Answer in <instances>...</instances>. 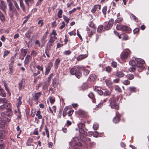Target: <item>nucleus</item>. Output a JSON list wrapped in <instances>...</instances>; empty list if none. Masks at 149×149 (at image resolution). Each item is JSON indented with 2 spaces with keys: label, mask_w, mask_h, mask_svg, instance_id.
<instances>
[{
  "label": "nucleus",
  "mask_w": 149,
  "mask_h": 149,
  "mask_svg": "<svg viewBox=\"0 0 149 149\" xmlns=\"http://www.w3.org/2000/svg\"><path fill=\"white\" fill-rule=\"evenodd\" d=\"M145 62L142 59L139 58H135L129 62V64L131 66L130 70L131 72H133L137 69L139 68L141 70L144 68L143 66Z\"/></svg>",
  "instance_id": "1"
},
{
  "label": "nucleus",
  "mask_w": 149,
  "mask_h": 149,
  "mask_svg": "<svg viewBox=\"0 0 149 149\" xmlns=\"http://www.w3.org/2000/svg\"><path fill=\"white\" fill-rule=\"evenodd\" d=\"M83 69V67L80 66L72 68L70 70V73L72 75H75L77 77L79 78L82 75V73L80 72L81 69Z\"/></svg>",
  "instance_id": "2"
},
{
  "label": "nucleus",
  "mask_w": 149,
  "mask_h": 149,
  "mask_svg": "<svg viewBox=\"0 0 149 149\" xmlns=\"http://www.w3.org/2000/svg\"><path fill=\"white\" fill-rule=\"evenodd\" d=\"M85 125L84 123H80L78 125L79 132L81 135H82L83 137H84L87 134L86 132L84 129H85Z\"/></svg>",
  "instance_id": "3"
},
{
  "label": "nucleus",
  "mask_w": 149,
  "mask_h": 149,
  "mask_svg": "<svg viewBox=\"0 0 149 149\" xmlns=\"http://www.w3.org/2000/svg\"><path fill=\"white\" fill-rule=\"evenodd\" d=\"M130 51L129 49H125L121 54V57L123 60L127 58L130 55Z\"/></svg>",
  "instance_id": "4"
},
{
  "label": "nucleus",
  "mask_w": 149,
  "mask_h": 149,
  "mask_svg": "<svg viewBox=\"0 0 149 149\" xmlns=\"http://www.w3.org/2000/svg\"><path fill=\"white\" fill-rule=\"evenodd\" d=\"M109 102L110 103L109 105L111 108L116 110L118 109L119 107L116 103L115 100H114L110 99Z\"/></svg>",
  "instance_id": "5"
},
{
  "label": "nucleus",
  "mask_w": 149,
  "mask_h": 149,
  "mask_svg": "<svg viewBox=\"0 0 149 149\" xmlns=\"http://www.w3.org/2000/svg\"><path fill=\"white\" fill-rule=\"evenodd\" d=\"M84 51L85 52L84 54H81L77 58V59L78 61L81 60L86 58L88 56V54L87 51L85 49L84 50Z\"/></svg>",
  "instance_id": "6"
},
{
  "label": "nucleus",
  "mask_w": 149,
  "mask_h": 149,
  "mask_svg": "<svg viewBox=\"0 0 149 149\" xmlns=\"http://www.w3.org/2000/svg\"><path fill=\"white\" fill-rule=\"evenodd\" d=\"M41 94L42 93L41 92H39L35 93L34 95H33V100L36 102L37 104H38V98L40 97Z\"/></svg>",
  "instance_id": "7"
},
{
  "label": "nucleus",
  "mask_w": 149,
  "mask_h": 149,
  "mask_svg": "<svg viewBox=\"0 0 149 149\" xmlns=\"http://www.w3.org/2000/svg\"><path fill=\"white\" fill-rule=\"evenodd\" d=\"M53 64L52 63L50 62L46 68V70L45 72V75H47L50 71L51 68Z\"/></svg>",
  "instance_id": "8"
},
{
  "label": "nucleus",
  "mask_w": 149,
  "mask_h": 149,
  "mask_svg": "<svg viewBox=\"0 0 149 149\" xmlns=\"http://www.w3.org/2000/svg\"><path fill=\"white\" fill-rule=\"evenodd\" d=\"M114 20L113 19H111L109 21L107 25L106 26H105L104 28L106 30H109L112 26L113 23V22Z\"/></svg>",
  "instance_id": "9"
},
{
  "label": "nucleus",
  "mask_w": 149,
  "mask_h": 149,
  "mask_svg": "<svg viewBox=\"0 0 149 149\" xmlns=\"http://www.w3.org/2000/svg\"><path fill=\"white\" fill-rule=\"evenodd\" d=\"M77 113L82 117H85L86 116V113L81 110H79L76 111Z\"/></svg>",
  "instance_id": "10"
},
{
  "label": "nucleus",
  "mask_w": 149,
  "mask_h": 149,
  "mask_svg": "<svg viewBox=\"0 0 149 149\" xmlns=\"http://www.w3.org/2000/svg\"><path fill=\"white\" fill-rule=\"evenodd\" d=\"M116 116L113 119V122L115 123H118L119 122L120 118V115L118 114L117 113H116Z\"/></svg>",
  "instance_id": "11"
},
{
  "label": "nucleus",
  "mask_w": 149,
  "mask_h": 149,
  "mask_svg": "<svg viewBox=\"0 0 149 149\" xmlns=\"http://www.w3.org/2000/svg\"><path fill=\"white\" fill-rule=\"evenodd\" d=\"M96 76L94 74L91 75L89 77L88 80L91 82H93L96 79Z\"/></svg>",
  "instance_id": "12"
},
{
  "label": "nucleus",
  "mask_w": 149,
  "mask_h": 149,
  "mask_svg": "<svg viewBox=\"0 0 149 149\" xmlns=\"http://www.w3.org/2000/svg\"><path fill=\"white\" fill-rule=\"evenodd\" d=\"M121 31H125L127 32H129L131 31V29L129 27L126 26H123L122 28Z\"/></svg>",
  "instance_id": "13"
},
{
  "label": "nucleus",
  "mask_w": 149,
  "mask_h": 149,
  "mask_svg": "<svg viewBox=\"0 0 149 149\" xmlns=\"http://www.w3.org/2000/svg\"><path fill=\"white\" fill-rule=\"evenodd\" d=\"M95 91L97 92V93L100 95H102L103 94V92L101 90L100 88L98 87H95L94 89Z\"/></svg>",
  "instance_id": "14"
},
{
  "label": "nucleus",
  "mask_w": 149,
  "mask_h": 149,
  "mask_svg": "<svg viewBox=\"0 0 149 149\" xmlns=\"http://www.w3.org/2000/svg\"><path fill=\"white\" fill-rule=\"evenodd\" d=\"M116 75L118 78H120L123 77L125 74L122 72L120 71L116 73Z\"/></svg>",
  "instance_id": "15"
},
{
  "label": "nucleus",
  "mask_w": 149,
  "mask_h": 149,
  "mask_svg": "<svg viewBox=\"0 0 149 149\" xmlns=\"http://www.w3.org/2000/svg\"><path fill=\"white\" fill-rule=\"evenodd\" d=\"M53 86L54 88L56 87L59 84L57 79L56 78H54L52 82Z\"/></svg>",
  "instance_id": "16"
},
{
  "label": "nucleus",
  "mask_w": 149,
  "mask_h": 149,
  "mask_svg": "<svg viewBox=\"0 0 149 149\" xmlns=\"http://www.w3.org/2000/svg\"><path fill=\"white\" fill-rule=\"evenodd\" d=\"M60 60L59 58H58L56 59L54 63V67L56 69L58 68V65L60 64Z\"/></svg>",
  "instance_id": "17"
},
{
  "label": "nucleus",
  "mask_w": 149,
  "mask_h": 149,
  "mask_svg": "<svg viewBox=\"0 0 149 149\" xmlns=\"http://www.w3.org/2000/svg\"><path fill=\"white\" fill-rule=\"evenodd\" d=\"M22 99V97L19 96V98L17 99V107H19L20 105L22 103V102L21 100Z\"/></svg>",
  "instance_id": "18"
},
{
  "label": "nucleus",
  "mask_w": 149,
  "mask_h": 149,
  "mask_svg": "<svg viewBox=\"0 0 149 149\" xmlns=\"http://www.w3.org/2000/svg\"><path fill=\"white\" fill-rule=\"evenodd\" d=\"M106 77H104L103 78V80H105V81L106 82V85L109 86H111L112 84L111 81L109 79H107L105 80V78Z\"/></svg>",
  "instance_id": "19"
},
{
  "label": "nucleus",
  "mask_w": 149,
  "mask_h": 149,
  "mask_svg": "<svg viewBox=\"0 0 149 149\" xmlns=\"http://www.w3.org/2000/svg\"><path fill=\"white\" fill-rule=\"evenodd\" d=\"M47 35L46 34H44L42 38L41 39V41L43 44H44L45 42V39L47 38Z\"/></svg>",
  "instance_id": "20"
},
{
  "label": "nucleus",
  "mask_w": 149,
  "mask_h": 149,
  "mask_svg": "<svg viewBox=\"0 0 149 149\" xmlns=\"http://www.w3.org/2000/svg\"><path fill=\"white\" fill-rule=\"evenodd\" d=\"M120 14L118 13L117 15L118 17L115 20V22L118 23H119L123 20V19L122 17H120Z\"/></svg>",
  "instance_id": "21"
},
{
  "label": "nucleus",
  "mask_w": 149,
  "mask_h": 149,
  "mask_svg": "<svg viewBox=\"0 0 149 149\" xmlns=\"http://www.w3.org/2000/svg\"><path fill=\"white\" fill-rule=\"evenodd\" d=\"M91 136L92 134H93V137L97 138L98 136L99 133L97 131H95L93 133V132H89Z\"/></svg>",
  "instance_id": "22"
},
{
  "label": "nucleus",
  "mask_w": 149,
  "mask_h": 149,
  "mask_svg": "<svg viewBox=\"0 0 149 149\" xmlns=\"http://www.w3.org/2000/svg\"><path fill=\"white\" fill-rule=\"evenodd\" d=\"M9 70L10 71L9 73V74L10 75H11L12 74L13 72V65L10 64L9 65Z\"/></svg>",
  "instance_id": "23"
},
{
  "label": "nucleus",
  "mask_w": 149,
  "mask_h": 149,
  "mask_svg": "<svg viewBox=\"0 0 149 149\" xmlns=\"http://www.w3.org/2000/svg\"><path fill=\"white\" fill-rule=\"evenodd\" d=\"M107 98L104 99V100H101V102L100 104H98L97 106V107L98 108H99L101 106H102L103 103L107 101Z\"/></svg>",
  "instance_id": "24"
},
{
  "label": "nucleus",
  "mask_w": 149,
  "mask_h": 149,
  "mask_svg": "<svg viewBox=\"0 0 149 149\" xmlns=\"http://www.w3.org/2000/svg\"><path fill=\"white\" fill-rule=\"evenodd\" d=\"M31 56L29 55H27L26 57H25L24 60V64H27L29 63V60Z\"/></svg>",
  "instance_id": "25"
},
{
  "label": "nucleus",
  "mask_w": 149,
  "mask_h": 149,
  "mask_svg": "<svg viewBox=\"0 0 149 149\" xmlns=\"http://www.w3.org/2000/svg\"><path fill=\"white\" fill-rule=\"evenodd\" d=\"M7 111L6 112V115L8 116H11L12 114L11 110L10 108H8L7 109Z\"/></svg>",
  "instance_id": "26"
},
{
  "label": "nucleus",
  "mask_w": 149,
  "mask_h": 149,
  "mask_svg": "<svg viewBox=\"0 0 149 149\" xmlns=\"http://www.w3.org/2000/svg\"><path fill=\"white\" fill-rule=\"evenodd\" d=\"M107 6H104L102 9V11L103 14L105 17V15L107 14Z\"/></svg>",
  "instance_id": "27"
},
{
  "label": "nucleus",
  "mask_w": 149,
  "mask_h": 149,
  "mask_svg": "<svg viewBox=\"0 0 149 149\" xmlns=\"http://www.w3.org/2000/svg\"><path fill=\"white\" fill-rule=\"evenodd\" d=\"M1 5L0 6V8L2 10H4L6 7V4L3 2H1Z\"/></svg>",
  "instance_id": "28"
},
{
  "label": "nucleus",
  "mask_w": 149,
  "mask_h": 149,
  "mask_svg": "<svg viewBox=\"0 0 149 149\" xmlns=\"http://www.w3.org/2000/svg\"><path fill=\"white\" fill-rule=\"evenodd\" d=\"M84 68V69H81V71L82 70H83V74L85 76H86L88 75L89 72V71L88 70L85 69L84 67H83Z\"/></svg>",
  "instance_id": "29"
},
{
  "label": "nucleus",
  "mask_w": 149,
  "mask_h": 149,
  "mask_svg": "<svg viewBox=\"0 0 149 149\" xmlns=\"http://www.w3.org/2000/svg\"><path fill=\"white\" fill-rule=\"evenodd\" d=\"M50 38L49 40V41L51 42L54 43L56 40L57 39V38L55 36H49Z\"/></svg>",
  "instance_id": "30"
},
{
  "label": "nucleus",
  "mask_w": 149,
  "mask_h": 149,
  "mask_svg": "<svg viewBox=\"0 0 149 149\" xmlns=\"http://www.w3.org/2000/svg\"><path fill=\"white\" fill-rule=\"evenodd\" d=\"M111 93V91L107 90L104 92L103 95L104 96H109L110 95Z\"/></svg>",
  "instance_id": "31"
},
{
  "label": "nucleus",
  "mask_w": 149,
  "mask_h": 149,
  "mask_svg": "<svg viewBox=\"0 0 149 149\" xmlns=\"http://www.w3.org/2000/svg\"><path fill=\"white\" fill-rule=\"evenodd\" d=\"M125 77L130 80H132L134 78V76L133 74H130L127 75Z\"/></svg>",
  "instance_id": "32"
},
{
  "label": "nucleus",
  "mask_w": 149,
  "mask_h": 149,
  "mask_svg": "<svg viewBox=\"0 0 149 149\" xmlns=\"http://www.w3.org/2000/svg\"><path fill=\"white\" fill-rule=\"evenodd\" d=\"M7 2L8 3V5L9 7V9L10 11H11L12 10V4L11 1L10 0H7Z\"/></svg>",
  "instance_id": "33"
},
{
  "label": "nucleus",
  "mask_w": 149,
  "mask_h": 149,
  "mask_svg": "<svg viewBox=\"0 0 149 149\" xmlns=\"http://www.w3.org/2000/svg\"><path fill=\"white\" fill-rule=\"evenodd\" d=\"M0 95L3 97L6 96V94L4 92V91L3 89L1 88L0 89Z\"/></svg>",
  "instance_id": "34"
},
{
  "label": "nucleus",
  "mask_w": 149,
  "mask_h": 149,
  "mask_svg": "<svg viewBox=\"0 0 149 149\" xmlns=\"http://www.w3.org/2000/svg\"><path fill=\"white\" fill-rule=\"evenodd\" d=\"M4 86L6 90V91H7V92H8V93L9 94V95H10L11 93L10 91L9 90L8 88V87L7 84L6 83H5V82L4 83Z\"/></svg>",
  "instance_id": "35"
},
{
  "label": "nucleus",
  "mask_w": 149,
  "mask_h": 149,
  "mask_svg": "<svg viewBox=\"0 0 149 149\" xmlns=\"http://www.w3.org/2000/svg\"><path fill=\"white\" fill-rule=\"evenodd\" d=\"M81 140V139H79V138L76 137L73 138V140L74 142H72V144L74 145V143H77L78 141H79Z\"/></svg>",
  "instance_id": "36"
},
{
  "label": "nucleus",
  "mask_w": 149,
  "mask_h": 149,
  "mask_svg": "<svg viewBox=\"0 0 149 149\" xmlns=\"http://www.w3.org/2000/svg\"><path fill=\"white\" fill-rule=\"evenodd\" d=\"M103 29V26L102 25H99L97 28V31L99 33H101Z\"/></svg>",
  "instance_id": "37"
},
{
  "label": "nucleus",
  "mask_w": 149,
  "mask_h": 149,
  "mask_svg": "<svg viewBox=\"0 0 149 149\" xmlns=\"http://www.w3.org/2000/svg\"><path fill=\"white\" fill-rule=\"evenodd\" d=\"M68 110V108L67 107H65L63 110V116L64 117H65L67 114V111Z\"/></svg>",
  "instance_id": "38"
},
{
  "label": "nucleus",
  "mask_w": 149,
  "mask_h": 149,
  "mask_svg": "<svg viewBox=\"0 0 149 149\" xmlns=\"http://www.w3.org/2000/svg\"><path fill=\"white\" fill-rule=\"evenodd\" d=\"M88 96L90 98H91L93 100V102H94V101L93 100V99L94 98V95L93 93L92 92H91L88 95Z\"/></svg>",
  "instance_id": "39"
},
{
  "label": "nucleus",
  "mask_w": 149,
  "mask_h": 149,
  "mask_svg": "<svg viewBox=\"0 0 149 149\" xmlns=\"http://www.w3.org/2000/svg\"><path fill=\"white\" fill-rule=\"evenodd\" d=\"M49 83H47V82H45L43 85L42 87L43 89L44 90L47 89L48 86H49Z\"/></svg>",
  "instance_id": "40"
},
{
  "label": "nucleus",
  "mask_w": 149,
  "mask_h": 149,
  "mask_svg": "<svg viewBox=\"0 0 149 149\" xmlns=\"http://www.w3.org/2000/svg\"><path fill=\"white\" fill-rule=\"evenodd\" d=\"M40 114V111H38L36 114V116L38 119H41L42 118V116Z\"/></svg>",
  "instance_id": "41"
},
{
  "label": "nucleus",
  "mask_w": 149,
  "mask_h": 149,
  "mask_svg": "<svg viewBox=\"0 0 149 149\" xmlns=\"http://www.w3.org/2000/svg\"><path fill=\"white\" fill-rule=\"evenodd\" d=\"M36 67L38 70L41 71L42 72H43V67L40 65H37L36 66Z\"/></svg>",
  "instance_id": "42"
},
{
  "label": "nucleus",
  "mask_w": 149,
  "mask_h": 149,
  "mask_svg": "<svg viewBox=\"0 0 149 149\" xmlns=\"http://www.w3.org/2000/svg\"><path fill=\"white\" fill-rule=\"evenodd\" d=\"M50 102L51 104L54 103L55 101V98L54 97H50L49 98Z\"/></svg>",
  "instance_id": "43"
},
{
  "label": "nucleus",
  "mask_w": 149,
  "mask_h": 149,
  "mask_svg": "<svg viewBox=\"0 0 149 149\" xmlns=\"http://www.w3.org/2000/svg\"><path fill=\"white\" fill-rule=\"evenodd\" d=\"M20 1V7L22 8L23 10L24 11H25V6L23 3V2L21 0H19Z\"/></svg>",
  "instance_id": "44"
},
{
  "label": "nucleus",
  "mask_w": 149,
  "mask_h": 149,
  "mask_svg": "<svg viewBox=\"0 0 149 149\" xmlns=\"http://www.w3.org/2000/svg\"><path fill=\"white\" fill-rule=\"evenodd\" d=\"M93 127L94 130H97L99 127V124L96 123H95L94 124Z\"/></svg>",
  "instance_id": "45"
},
{
  "label": "nucleus",
  "mask_w": 149,
  "mask_h": 149,
  "mask_svg": "<svg viewBox=\"0 0 149 149\" xmlns=\"http://www.w3.org/2000/svg\"><path fill=\"white\" fill-rule=\"evenodd\" d=\"M0 19L2 22H3L5 20V17L2 13L0 11Z\"/></svg>",
  "instance_id": "46"
},
{
  "label": "nucleus",
  "mask_w": 149,
  "mask_h": 149,
  "mask_svg": "<svg viewBox=\"0 0 149 149\" xmlns=\"http://www.w3.org/2000/svg\"><path fill=\"white\" fill-rule=\"evenodd\" d=\"M97 9V6H96L95 5H94L93 6V8H92V9H91V12L93 14L95 13Z\"/></svg>",
  "instance_id": "47"
},
{
  "label": "nucleus",
  "mask_w": 149,
  "mask_h": 149,
  "mask_svg": "<svg viewBox=\"0 0 149 149\" xmlns=\"http://www.w3.org/2000/svg\"><path fill=\"white\" fill-rule=\"evenodd\" d=\"M63 13V10L62 9H59L58 14V16L59 18H61L62 17V14Z\"/></svg>",
  "instance_id": "48"
},
{
  "label": "nucleus",
  "mask_w": 149,
  "mask_h": 149,
  "mask_svg": "<svg viewBox=\"0 0 149 149\" xmlns=\"http://www.w3.org/2000/svg\"><path fill=\"white\" fill-rule=\"evenodd\" d=\"M33 142V139H29L27 140V142L26 143V145L28 146H30L31 143Z\"/></svg>",
  "instance_id": "49"
},
{
  "label": "nucleus",
  "mask_w": 149,
  "mask_h": 149,
  "mask_svg": "<svg viewBox=\"0 0 149 149\" xmlns=\"http://www.w3.org/2000/svg\"><path fill=\"white\" fill-rule=\"evenodd\" d=\"M130 17L132 18V19L136 22H138V18L135 16H134L133 14H131L130 15Z\"/></svg>",
  "instance_id": "50"
},
{
  "label": "nucleus",
  "mask_w": 149,
  "mask_h": 149,
  "mask_svg": "<svg viewBox=\"0 0 149 149\" xmlns=\"http://www.w3.org/2000/svg\"><path fill=\"white\" fill-rule=\"evenodd\" d=\"M71 52L70 50H68L66 51H65L63 52V54L64 55H68L71 54Z\"/></svg>",
  "instance_id": "51"
},
{
  "label": "nucleus",
  "mask_w": 149,
  "mask_h": 149,
  "mask_svg": "<svg viewBox=\"0 0 149 149\" xmlns=\"http://www.w3.org/2000/svg\"><path fill=\"white\" fill-rule=\"evenodd\" d=\"M57 35L56 33L55 30H53L52 33L50 34L49 36H55Z\"/></svg>",
  "instance_id": "52"
},
{
  "label": "nucleus",
  "mask_w": 149,
  "mask_h": 149,
  "mask_svg": "<svg viewBox=\"0 0 149 149\" xmlns=\"http://www.w3.org/2000/svg\"><path fill=\"white\" fill-rule=\"evenodd\" d=\"M122 83L125 85H127L130 84V81L128 80H125L123 81Z\"/></svg>",
  "instance_id": "53"
},
{
  "label": "nucleus",
  "mask_w": 149,
  "mask_h": 149,
  "mask_svg": "<svg viewBox=\"0 0 149 149\" xmlns=\"http://www.w3.org/2000/svg\"><path fill=\"white\" fill-rule=\"evenodd\" d=\"M122 26L120 24H118L116 26V28L117 30H121Z\"/></svg>",
  "instance_id": "54"
},
{
  "label": "nucleus",
  "mask_w": 149,
  "mask_h": 149,
  "mask_svg": "<svg viewBox=\"0 0 149 149\" xmlns=\"http://www.w3.org/2000/svg\"><path fill=\"white\" fill-rule=\"evenodd\" d=\"M63 18L64 21L68 23L70 20L69 18H68V17L64 15H63Z\"/></svg>",
  "instance_id": "55"
},
{
  "label": "nucleus",
  "mask_w": 149,
  "mask_h": 149,
  "mask_svg": "<svg viewBox=\"0 0 149 149\" xmlns=\"http://www.w3.org/2000/svg\"><path fill=\"white\" fill-rule=\"evenodd\" d=\"M129 89L130 91L132 92H135L136 89V88L134 87H130Z\"/></svg>",
  "instance_id": "56"
},
{
  "label": "nucleus",
  "mask_w": 149,
  "mask_h": 149,
  "mask_svg": "<svg viewBox=\"0 0 149 149\" xmlns=\"http://www.w3.org/2000/svg\"><path fill=\"white\" fill-rule=\"evenodd\" d=\"M32 32V31L30 30H29L28 31L27 33L25 34L27 38H29L30 37L29 34H31Z\"/></svg>",
  "instance_id": "57"
},
{
  "label": "nucleus",
  "mask_w": 149,
  "mask_h": 149,
  "mask_svg": "<svg viewBox=\"0 0 149 149\" xmlns=\"http://www.w3.org/2000/svg\"><path fill=\"white\" fill-rule=\"evenodd\" d=\"M36 114V111L34 109H33L31 112V115L32 117L35 116Z\"/></svg>",
  "instance_id": "58"
},
{
  "label": "nucleus",
  "mask_w": 149,
  "mask_h": 149,
  "mask_svg": "<svg viewBox=\"0 0 149 149\" xmlns=\"http://www.w3.org/2000/svg\"><path fill=\"white\" fill-rule=\"evenodd\" d=\"M38 24L39 25V26L41 27L43 24V20H40L39 21Z\"/></svg>",
  "instance_id": "59"
},
{
  "label": "nucleus",
  "mask_w": 149,
  "mask_h": 149,
  "mask_svg": "<svg viewBox=\"0 0 149 149\" xmlns=\"http://www.w3.org/2000/svg\"><path fill=\"white\" fill-rule=\"evenodd\" d=\"M115 90L117 92L120 93L121 92V88L118 86H116L115 89Z\"/></svg>",
  "instance_id": "60"
},
{
  "label": "nucleus",
  "mask_w": 149,
  "mask_h": 149,
  "mask_svg": "<svg viewBox=\"0 0 149 149\" xmlns=\"http://www.w3.org/2000/svg\"><path fill=\"white\" fill-rule=\"evenodd\" d=\"M53 43L49 41H48V42L47 43V47H49L50 48L51 46L52 45Z\"/></svg>",
  "instance_id": "61"
},
{
  "label": "nucleus",
  "mask_w": 149,
  "mask_h": 149,
  "mask_svg": "<svg viewBox=\"0 0 149 149\" xmlns=\"http://www.w3.org/2000/svg\"><path fill=\"white\" fill-rule=\"evenodd\" d=\"M0 100H1L2 101V103H6L7 102L6 99L5 98H2V99H0Z\"/></svg>",
  "instance_id": "62"
},
{
  "label": "nucleus",
  "mask_w": 149,
  "mask_h": 149,
  "mask_svg": "<svg viewBox=\"0 0 149 149\" xmlns=\"http://www.w3.org/2000/svg\"><path fill=\"white\" fill-rule=\"evenodd\" d=\"M33 134L35 135H38V128H36L34 130L33 132Z\"/></svg>",
  "instance_id": "63"
},
{
  "label": "nucleus",
  "mask_w": 149,
  "mask_h": 149,
  "mask_svg": "<svg viewBox=\"0 0 149 149\" xmlns=\"http://www.w3.org/2000/svg\"><path fill=\"white\" fill-rule=\"evenodd\" d=\"M111 70V68L109 66H108L106 68V71L109 73H110Z\"/></svg>",
  "instance_id": "64"
}]
</instances>
